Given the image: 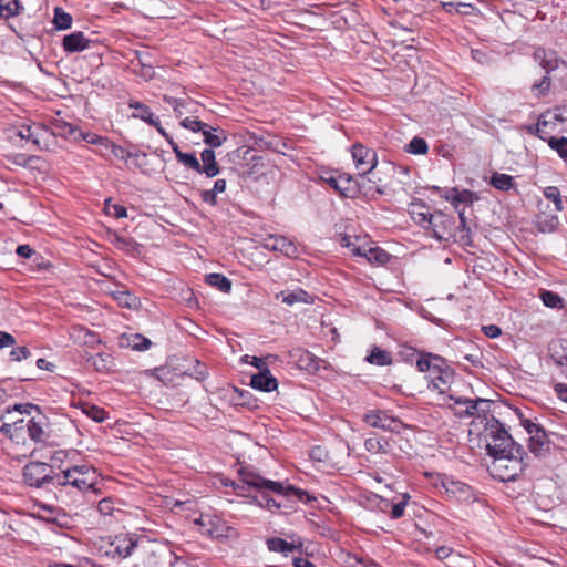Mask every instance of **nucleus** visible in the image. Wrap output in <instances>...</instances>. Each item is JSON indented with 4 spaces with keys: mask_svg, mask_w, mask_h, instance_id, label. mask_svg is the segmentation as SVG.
Masks as SVG:
<instances>
[{
    "mask_svg": "<svg viewBox=\"0 0 567 567\" xmlns=\"http://www.w3.org/2000/svg\"><path fill=\"white\" fill-rule=\"evenodd\" d=\"M97 473L87 464L73 465L56 472L54 478L55 498L64 505H76L89 492L95 494Z\"/></svg>",
    "mask_w": 567,
    "mask_h": 567,
    "instance_id": "nucleus-1",
    "label": "nucleus"
},
{
    "mask_svg": "<svg viewBox=\"0 0 567 567\" xmlns=\"http://www.w3.org/2000/svg\"><path fill=\"white\" fill-rule=\"evenodd\" d=\"M482 435L486 441L487 454L492 458L508 455L516 452V449H523L522 445L517 444L513 440L511 434L504 427V424L494 416L486 419Z\"/></svg>",
    "mask_w": 567,
    "mask_h": 567,
    "instance_id": "nucleus-2",
    "label": "nucleus"
},
{
    "mask_svg": "<svg viewBox=\"0 0 567 567\" xmlns=\"http://www.w3.org/2000/svg\"><path fill=\"white\" fill-rule=\"evenodd\" d=\"M238 473L240 477V483H233V486L241 491H245V486H248L260 492L271 491L278 495H288L290 493H293L298 495L299 499H302V495L305 494V492L292 486L286 488L279 482L264 478L258 473L249 468H240Z\"/></svg>",
    "mask_w": 567,
    "mask_h": 567,
    "instance_id": "nucleus-3",
    "label": "nucleus"
},
{
    "mask_svg": "<svg viewBox=\"0 0 567 567\" xmlns=\"http://www.w3.org/2000/svg\"><path fill=\"white\" fill-rule=\"evenodd\" d=\"M524 455V449H516V452L508 455L495 457L488 465V471L501 482L514 481L525 467Z\"/></svg>",
    "mask_w": 567,
    "mask_h": 567,
    "instance_id": "nucleus-4",
    "label": "nucleus"
},
{
    "mask_svg": "<svg viewBox=\"0 0 567 567\" xmlns=\"http://www.w3.org/2000/svg\"><path fill=\"white\" fill-rule=\"evenodd\" d=\"M20 414L27 415V432L29 437L37 443H45L50 439V424L48 417L38 405L31 403L14 404Z\"/></svg>",
    "mask_w": 567,
    "mask_h": 567,
    "instance_id": "nucleus-5",
    "label": "nucleus"
},
{
    "mask_svg": "<svg viewBox=\"0 0 567 567\" xmlns=\"http://www.w3.org/2000/svg\"><path fill=\"white\" fill-rule=\"evenodd\" d=\"M56 472L44 462H29L23 467V481L30 487L53 489Z\"/></svg>",
    "mask_w": 567,
    "mask_h": 567,
    "instance_id": "nucleus-6",
    "label": "nucleus"
},
{
    "mask_svg": "<svg viewBox=\"0 0 567 567\" xmlns=\"http://www.w3.org/2000/svg\"><path fill=\"white\" fill-rule=\"evenodd\" d=\"M173 553L169 546L144 534V567H169Z\"/></svg>",
    "mask_w": 567,
    "mask_h": 567,
    "instance_id": "nucleus-7",
    "label": "nucleus"
},
{
    "mask_svg": "<svg viewBox=\"0 0 567 567\" xmlns=\"http://www.w3.org/2000/svg\"><path fill=\"white\" fill-rule=\"evenodd\" d=\"M363 422L374 429H381L383 431L400 433L405 424L395 416L390 415L386 410H369L362 417Z\"/></svg>",
    "mask_w": 567,
    "mask_h": 567,
    "instance_id": "nucleus-8",
    "label": "nucleus"
},
{
    "mask_svg": "<svg viewBox=\"0 0 567 567\" xmlns=\"http://www.w3.org/2000/svg\"><path fill=\"white\" fill-rule=\"evenodd\" d=\"M449 400L453 401L457 405H465L464 410H458L455 412V414L458 417H472V416H484V419H488L486 415L489 412L492 401L476 398V399H468L463 396H455L450 394Z\"/></svg>",
    "mask_w": 567,
    "mask_h": 567,
    "instance_id": "nucleus-9",
    "label": "nucleus"
},
{
    "mask_svg": "<svg viewBox=\"0 0 567 567\" xmlns=\"http://www.w3.org/2000/svg\"><path fill=\"white\" fill-rule=\"evenodd\" d=\"M567 120L564 115V111L560 107L547 110L542 113L538 117L535 128L529 127V132H535L537 136L546 141L551 132L556 130L557 124H561Z\"/></svg>",
    "mask_w": 567,
    "mask_h": 567,
    "instance_id": "nucleus-10",
    "label": "nucleus"
},
{
    "mask_svg": "<svg viewBox=\"0 0 567 567\" xmlns=\"http://www.w3.org/2000/svg\"><path fill=\"white\" fill-rule=\"evenodd\" d=\"M455 220L453 216L435 212L432 216L430 229L432 237L440 241H447L453 236Z\"/></svg>",
    "mask_w": 567,
    "mask_h": 567,
    "instance_id": "nucleus-11",
    "label": "nucleus"
},
{
    "mask_svg": "<svg viewBox=\"0 0 567 567\" xmlns=\"http://www.w3.org/2000/svg\"><path fill=\"white\" fill-rule=\"evenodd\" d=\"M351 153L355 167L360 171V175L371 174L378 164L375 152L362 144H354Z\"/></svg>",
    "mask_w": 567,
    "mask_h": 567,
    "instance_id": "nucleus-12",
    "label": "nucleus"
},
{
    "mask_svg": "<svg viewBox=\"0 0 567 567\" xmlns=\"http://www.w3.org/2000/svg\"><path fill=\"white\" fill-rule=\"evenodd\" d=\"M326 183L346 198H355L359 195L357 179L350 175H338L324 178Z\"/></svg>",
    "mask_w": 567,
    "mask_h": 567,
    "instance_id": "nucleus-13",
    "label": "nucleus"
},
{
    "mask_svg": "<svg viewBox=\"0 0 567 567\" xmlns=\"http://www.w3.org/2000/svg\"><path fill=\"white\" fill-rule=\"evenodd\" d=\"M290 357L295 360L299 369L312 373L320 369L321 363H324L323 360L315 355L312 352L301 348L293 349L290 352Z\"/></svg>",
    "mask_w": 567,
    "mask_h": 567,
    "instance_id": "nucleus-14",
    "label": "nucleus"
},
{
    "mask_svg": "<svg viewBox=\"0 0 567 567\" xmlns=\"http://www.w3.org/2000/svg\"><path fill=\"white\" fill-rule=\"evenodd\" d=\"M429 389L439 391L440 394L446 393L451 389L454 380V372L450 368L433 369V374L429 375Z\"/></svg>",
    "mask_w": 567,
    "mask_h": 567,
    "instance_id": "nucleus-15",
    "label": "nucleus"
},
{
    "mask_svg": "<svg viewBox=\"0 0 567 567\" xmlns=\"http://www.w3.org/2000/svg\"><path fill=\"white\" fill-rule=\"evenodd\" d=\"M528 449L536 457H544L549 453L550 441L543 427L529 435Z\"/></svg>",
    "mask_w": 567,
    "mask_h": 567,
    "instance_id": "nucleus-16",
    "label": "nucleus"
},
{
    "mask_svg": "<svg viewBox=\"0 0 567 567\" xmlns=\"http://www.w3.org/2000/svg\"><path fill=\"white\" fill-rule=\"evenodd\" d=\"M265 248L274 251H280L287 257H293L297 254L295 244L285 236L269 235L264 240Z\"/></svg>",
    "mask_w": 567,
    "mask_h": 567,
    "instance_id": "nucleus-17",
    "label": "nucleus"
},
{
    "mask_svg": "<svg viewBox=\"0 0 567 567\" xmlns=\"http://www.w3.org/2000/svg\"><path fill=\"white\" fill-rule=\"evenodd\" d=\"M249 385L255 390L271 392L277 389L278 382L270 373V370L264 368L258 373L251 375Z\"/></svg>",
    "mask_w": 567,
    "mask_h": 567,
    "instance_id": "nucleus-18",
    "label": "nucleus"
},
{
    "mask_svg": "<svg viewBox=\"0 0 567 567\" xmlns=\"http://www.w3.org/2000/svg\"><path fill=\"white\" fill-rule=\"evenodd\" d=\"M534 59L545 70L546 74L558 69L560 64H565V62L560 60L555 52H547L543 48L535 50Z\"/></svg>",
    "mask_w": 567,
    "mask_h": 567,
    "instance_id": "nucleus-19",
    "label": "nucleus"
},
{
    "mask_svg": "<svg viewBox=\"0 0 567 567\" xmlns=\"http://www.w3.org/2000/svg\"><path fill=\"white\" fill-rule=\"evenodd\" d=\"M202 164L199 163V174H205L207 177L212 178L219 174L220 168L218 163L216 162V155L214 150L205 148L200 153Z\"/></svg>",
    "mask_w": 567,
    "mask_h": 567,
    "instance_id": "nucleus-20",
    "label": "nucleus"
},
{
    "mask_svg": "<svg viewBox=\"0 0 567 567\" xmlns=\"http://www.w3.org/2000/svg\"><path fill=\"white\" fill-rule=\"evenodd\" d=\"M90 41L84 37L83 32H72L63 38V49L68 53L81 52L89 48Z\"/></svg>",
    "mask_w": 567,
    "mask_h": 567,
    "instance_id": "nucleus-21",
    "label": "nucleus"
},
{
    "mask_svg": "<svg viewBox=\"0 0 567 567\" xmlns=\"http://www.w3.org/2000/svg\"><path fill=\"white\" fill-rule=\"evenodd\" d=\"M47 133V128L39 124L22 125L18 131V136L21 140L30 141L34 145L41 147V140Z\"/></svg>",
    "mask_w": 567,
    "mask_h": 567,
    "instance_id": "nucleus-22",
    "label": "nucleus"
},
{
    "mask_svg": "<svg viewBox=\"0 0 567 567\" xmlns=\"http://www.w3.org/2000/svg\"><path fill=\"white\" fill-rule=\"evenodd\" d=\"M352 254L365 257L371 264L384 265L390 260V255L379 247L369 249L353 247Z\"/></svg>",
    "mask_w": 567,
    "mask_h": 567,
    "instance_id": "nucleus-23",
    "label": "nucleus"
},
{
    "mask_svg": "<svg viewBox=\"0 0 567 567\" xmlns=\"http://www.w3.org/2000/svg\"><path fill=\"white\" fill-rule=\"evenodd\" d=\"M138 536L136 534H126L116 536L115 539V550L122 557H128L132 551L138 545Z\"/></svg>",
    "mask_w": 567,
    "mask_h": 567,
    "instance_id": "nucleus-24",
    "label": "nucleus"
},
{
    "mask_svg": "<svg viewBox=\"0 0 567 567\" xmlns=\"http://www.w3.org/2000/svg\"><path fill=\"white\" fill-rule=\"evenodd\" d=\"M411 218L422 228L430 229L433 214L423 203H413L410 209Z\"/></svg>",
    "mask_w": 567,
    "mask_h": 567,
    "instance_id": "nucleus-25",
    "label": "nucleus"
},
{
    "mask_svg": "<svg viewBox=\"0 0 567 567\" xmlns=\"http://www.w3.org/2000/svg\"><path fill=\"white\" fill-rule=\"evenodd\" d=\"M27 420L28 416L25 415L23 417L17 419V421L3 422L0 425V432L11 440L20 439L23 432L27 431Z\"/></svg>",
    "mask_w": 567,
    "mask_h": 567,
    "instance_id": "nucleus-26",
    "label": "nucleus"
},
{
    "mask_svg": "<svg viewBox=\"0 0 567 567\" xmlns=\"http://www.w3.org/2000/svg\"><path fill=\"white\" fill-rule=\"evenodd\" d=\"M117 344L122 349H130L135 351L142 350V333L127 329L118 336Z\"/></svg>",
    "mask_w": 567,
    "mask_h": 567,
    "instance_id": "nucleus-27",
    "label": "nucleus"
},
{
    "mask_svg": "<svg viewBox=\"0 0 567 567\" xmlns=\"http://www.w3.org/2000/svg\"><path fill=\"white\" fill-rule=\"evenodd\" d=\"M169 145L178 161V163L183 164L185 167L190 168L198 173L199 171V161L195 156L194 153H184L181 151L179 146L174 142V140H169Z\"/></svg>",
    "mask_w": 567,
    "mask_h": 567,
    "instance_id": "nucleus-28",
    "label": "nucleus"
},
{
    "mask_svg": "<svg viewBox=\"0 0 567 567\" xmlns=\"http://www.w3.org/2000/svg\"><path fill=\"white\" fill-rule=\"evenodd\" d=\"M266 544H267V548L270 551L282 553L286 556L289 553H292L293 550L301 548V546H302V544L300 542L298 544L288 543L287 540L279 538V537L268 538Z\"/></svg>",
    "mask_w": 567,
    "mask_h": 567,
    "instance_id": "nucleus-29",
    "label": "nucleus"
},
{
    "mask_svg": "<svg viewBox=\"0 0 567 567\" xmlns=\"http://www.w3.org/2000/svg\"><path fill=\"white\" fill-rule=\"evenodd\" d=\"M364 449L373 454H386L391 445L388 439L373 434L364 441Z\"/></svg>",
    "mask_w": 567,
    "mask_h": 567,
    "instance_id": "nucleus-30",
    "label": "nucleus"
},
{
    "mask_svg": "<svg viewBox=\"0 0 567 567\" xmlns=\"http://www.w3.org/2000/svg\"><path fill=\"white\" fill-rule=\"evenodd\" d=\"M361 179H357V185L359 187V194H363L364 196L373 197V194L377 193L379 195L384 194V189L379 185L380 178H365L364 175H360Z\"/></svg>",
    "mask_w": 567,
    "mask_h": 567,
    "instance_id": "nucleus-31",
    "label": "nucleus"
},
{
    "mask_svg": "<svg viewBox=\"0 0 567 567\" xmlns=\"http://www.w3.org/2000/svg\"><path fill=\"white\" fill-rule=\"evenodd\" d=\"M218 128L212 127L207 124L205 126V130L202 131L204 136V143L209 146V148H217L224 144V142L227 141V136L224 134L223 131H220V134H216Z\"/></svg>",
    "mask_w": 567,
    "mask_h": 567,
    "instance_id": "nucleus-32",
    "label": "nucleus"
},
{
    "mask_svg": "<svg viewBox=\"0 0 567 567\" xmlns=\"http://www.w3.org/2000/svg\"><path fill=\"white\" fill-rule=\"evenodd\" d=\"M445 199L450 200L455 207L457 204H472L474 202V193L471 190H458L457 188H451L443 195Z\"/></svg>",
    "mask_w": 567,
    "mask_h": 567,
    "instance_id": "nucleus-33",
    "label": "nucleus"
},
{
    "mask_svg": "<svg viewBox=\"0 0 567 567\" xmlns=\"http://www.w3.org/2000/svg\"><path fill=\"white\" fill-rule=\"evenodd\" d=\"M144 375L158 380L162 384L168 385L173 382L174 373L167 365L144 370Z\"/></svg>",
    "mask_w": 567,
    "mask_h": 567,
    "instance_id": "nucleus-34",
    "label": "nucleus"
},
{
    "mask_svg": "<svg viewBox=\"0 0 567 567\" xmlns=\"http://www.w3.org/2000/svg\"><path fill=\"white\" fill-rule=\"evenodd\" d=\"M147 502L150 506L153 507H167L172 508V506L177 505V502H173V499L168 496H164L161 493H153L144 491V503Z\"/></svg>",
    "mask_w": 567,
    "mask_h": 567,
    "instance_id": "nucleus-35",
    "label": "nucleus"
},
{
    "mask_svg": "<svg viewBox=\"0 0 567 567\" xmlns=\"http://www.w3.org/2000/svg\"><path fill=\"white\" fill-rule=\"evenodd\" d=\"M443 486L445 487L447 493L454 494L458 497V499H467L471 496V488L468 485L462 482H455L453 480H449L443 482Z\"/></svg>",
    "mask_w": 567,
    "mask_h": 567,
    "instance_id": "nucleus-36",
    "label": "nucleus"
},
{
    "mask_svg": "<svg viewBox=\"0 0 567 567\" xmlns=\"http://www.w3.org/2000/svg\"><path fill=\"white\" fill-rule=\"evenodd\" d=\"M53 131L52 134L59 135L62 137H70L72 136L74 140H78L79 130L73 126L71 123H68L63 120H55L52 123Z\"/></svg>",
    "mask_w": 567,
    "mask_h": 567,
    "instance_id": "nucleus-37",
    "label": "nucleus"
},
{
    "mask_svg": "<svg viewBox=\"0 0 567 567\" xmlns=\"http://www.w3.org/2000/svg\"><path fill=\"white\" fill-rule=\"evenodd\" d=\"M206 282L217 288L221 292H229L231 289V281L224 275L212 272L206 276Z\"/></svg>",
    "mask_w": 567,
    "mask_h": 567,
    "instance_id": "nucleus-38",
    "label": "nucleus"
},
{
    "mask_svg": "<svg viewBox=\"0 0 567 567\" xmlns=\"http://www.w3.org/2000/svg\"><path fill=\"white\" fill-rule=\"evenodd\" d=\"M537 226L542 233H550L557 229L559 225L558 217L556 215L539 214L537 216Z\"/></svg>",
    "mask_w": 567,
    "mask_h": 567,
    "instance_id": "nucleus-39",
    "label": "nucleus"
},
{
    "mask_svg": "<svg viewBox=\"0 0 567 567\" xmlns=\"http://www.w3.org/2000/svg\"><path fill=\"white\" fill-rule=\"evenodd\" d=\"M491 185L499 190H509L514 187V178L504 173H493L491 176Z\"/></svg>",
    "mask_w": 567,
    "mask_h": 567,
    "instance_id": "nucleus-40",
    "label": "nucleus"
},
{
    "mask_svg": "<svg viewBox=\"0 0 567 567\" xmlns=\"http://www.w3.org/2000/svg\"><path fill=\"white\" fill-rule=\"evenodd\" d=\"M22 6L18 0H0V18L9 19L18 16Z\"/></svg>",
    "mask_w": 567,
    "mask_h": 567,
    "instance_id": "nucleus-41",
    "label": "nucleus"
},
{
    "mask_svg": "<svg viewBox=\"0 0 567 567\" xmlns=\"http://www.w3.org/2000/svg\"><path fill=\"white\" fill-rule=\"evenodd\" d=\"M282 301L288 306H292L295 303H312L313 298L305 290L297 289L284 296Z\"/></svg>",
    "mask_w": 567,
    "mask_h": 567,
    "instance_id": "nucleus-42",
    "label": "nucleus"
},
{
    "mask_svg": "<svg viewBox=\"0 0 567 567\" xmlns=\"http://www.w3.org/2000/svg\"><path fill=\"white\" fill-rule=\"evenodd\" d=\"M367 360L370 363L377 364L380 367L389 365L392 363V358H391L390 353L388 351L382 350L377 347L371 351V353L369 354Z\"/></svg>",
    "mask_w": 567,
    "mask_h": 567,
    "instance_id": "nucleus-43",
    "label": "nucleus"
},
{
    "mask_svg": "<svg viewBox=\"0 0 567 567\" xmlns=\"http://www.w3.org/2000/svg\"><path fill=\"white\" fill-rule=\"evenodd\" d=\"M404 151L414 155H424L429 151V145L424 138L415 136L404 146Z\"/></svg>",
    "mask_w": 567,
    "mask_h": 567,
    "instance_id": "nucleus-44",
    "label": "nucleus"
},
{
    "mask_svg": "<svg viewBox=\"0 0 567 567\" xmlns=\"http://www.w3.org/2000/svg\"><path fill=\"white\" fill-rule=\"evenodd\" d=\"M53 23L58 30L70 29L72 25V17L61 8H55Z\"/></svg>",
    "mask_w": 567,
    "mask_h": 567,
    "instance_id": "nucleus-45",
    "label": "nucleus"
},
{
    "mask_svg": "<svg viewBox=\"0 0 567 567\" xmlns=\"http://www.w3.org/2000/svg\"><path fill=\"white\" fill-rule=\"evenodd\" d=\"M116 245L120 249H122L128 254H132V255L140 254V245L131 237L116 236Z\"/></svg>",
    "mask_w": 567,
    "mask_h": 567,
    "instance_id": "nucleus-46",
    "label": "nucleus"
},
{
    "mask_svg": "<svg viewBox=\"0 0 567 567\" xmlns=\"http://www.w3.org/2000/svg\"><path fill=\"white\" fill-rule=\"evenodd\" d=\"M547 141L550 148L555 150L561 158L567 159V137L549 136Z\"/></svg>",
    "mask_w": 567,
    "mask_h": 567,
    "instance_id": "nucleus-47",
    "label": "nucleus"
},
{
    "mask_svg": "<svg viewBox=\"0 0 567 567\" xmlns=\"http://www.w3.org/2000/svg\"><path fill=\"white\" fill-rule=\"evenodd\" d=\"M543 193L547 199H549L554 203L556 210H558V212L563 210V200H561V195H560V190L558 189V187L548 186V187L544 188Z\"/></svg>",
    "mask_w": 567,
    "mask_h": 567,
    "instance_id": "nucleus-48",
    "label": "nucleus"
},
{
    "mask_svg": "<svg viewBox=\"0 0 567 567\" xmlns=\"http://www.w3.org/2000/svg\"><path fill=\"white\" fill-rule=\"evenodd\" d=\"M91 361L92 367L99 372H104L110 370V355L99 353L96 355H93L89 359Z\"/></svg>",
    "mask_w": 567,
    "mask_h": 567,
    "instance_id": "nucleus-49",
    "label": "nucleus"
},
{
    "mask_svg": "<svg viewBox=\"0 0 567 567\" xmlns=\"http://www.w3.org/2000/svg\"><path fill=\"white\" fill-rule=\"evenodd\" d=\"M83 412L95 422H103L105 420V411L96 405L87 404L83 408Z\"/></svg>",
    "mask_w": 567,
    "mask_h": 567,
    "instance_id": "nucleus-50",
    "label": "nucleus"
},
{
    "mask_svg": "<svg viewBox=\"0 0 567 567\" xmlns=\"http://www.w3.org/2000/svg\"><path fill=\"white\" fill-rule=\"evenodd\" d=\"M144 122H147L148 124L156 127L158 133H161L169 143V140H173L168 133L165 131V128L162 127L159 121L157 118L153 117V114L150 112V109L144 105Z\"/></svg>",
    "mask_w": 567,
    "mask_h": 567,
    "instance_id": "nucleus-51",
    "label": "nucleus"
},
{
    "mask_svg": "<svg viewBox=\"0 0 567 567\" xmlns=\"http://www.w3.org/2000/svg\"><path fill=\"white\" fill-rule=\"evenodd\" d=\"M542 300L545 306L550 308H558L563 305V298L553 291H544Z\"/></svg>",
    "mask_w": 567,
    "mask_h": 567,
    "instance_id": "nucleus-52",
    "label": "nucleus"
},
{
    "mask_svg": "<svg viewBox=\"0 0 567 567\" xmlns=\"http://www.w3.org/2000/svg\"><path fill=\"white\" fill-rule=\"evenodd\" d=\"M117 300L121 306L127 307V308H137L140 305V299L137 297L133 296L128 291L120 292Z\"/></svg>",
    "mask_w": 567,
    "mask_h": 567,
    "instance_id": "nucleus-53",
    "label": "nucleus"
},
{
    "mask_svg": "<svg viewBox=\"0 0 567 567\" xmlns=\"http://www.w3.org/2000/svg\"><path fill=\"white\" fill-rule=\"evenodd\" d=\"M181 125L194 133L202 132L203 130H205V126H207L206 123L197 120L196 117H185L181 122Z\"/></svg>",
    "mask_w": 567,
    "mask_h": 567,
    "instance_id": "nucleus-54",
    "label": "nucleus"
},
{
    "mask_svg": "<svg viewBox=\"0 0 567 567\" xmlns=\"http://www.w3.org/2000/svg\"><path fill=\"white\" fill-rule=\"evenodd\" d=\"M106 153H103V155H113L116 158L126 161V155L130 153V151H126L125 148L117 146L109 141L106 147Z\"/></svg>",
    "mask_w": 567,
    "mask_h": 567,
    "instance_id": "nucleus-55",
    "label": "nucleus"
},
{
    "mask_svg": "<svg viewBox=\"0 0 567 567\" xmlns=\"http://www.w3.org/2000/svg\"><path fill=\"white\" fill-rule=\"evenodd\" d=\"M78 138H81L87 143H91V144H96V145H101L103 146L104 148L106 147L107 143H109V140L105 138V137H101V136H97L95 134H92V133H82V132H79L78 134Z\"/></svg>",
    "mask_w": 567,
    "mask_h": 567,
    "instance_id": "nucleus-56",
    "label": "nucleus"
},
{
    "mask_svg": "<svg viewBox=\"0 0 567 567\" xmlns=\"http://www.w3.org/2000/svg\"><path fill=\"white\" fill-rule=\"evenodd\" d=\"M416 367L421 372H429V375L433 374V369H439L440 365L431 361L430 358L422 357L417 359Z\"/></svg>",
    "mask_w": 567,
    "mask_h": 567,
    "instance_id": "nucleus-57",
    "label": "nucleus"
},
{
    "mask_svg": "<svg viewBox=\"0 0 567 567\" xmlns=\"http://www.w3.org/2000/svg\"><path fill=\"white\" fill-rule=\"evenodd\" d=\"M550 84V78L545 75L539 83L532 86V91L535 92L536 95H545L549 91Z\"/></svg>",
    "mask_w": 567,
    "mask_h": 567,
    "instance_id": "nucleus-58",
    "label": "nucleus"
},
{
    "mask_svg": "<svg viewBox=\"0 0 567 567\" xmlns=\"http://www.w3.org/2000/svg\"><path fill=\"white\" fill-rule=\"evenodd\" d=\"M30 351L27 347H18L10 351V358L12 361L20 362L23 359H27L30 357Z\"/></svg>",
    "mask_w": 567,
    "mask_h": 567,
    "instance_id": "nucleus-59",
    "label": "nucleus"
},
{
    "mask_svg": "<svg viewBox=\"0 0 567 567\" xmlns=\"http://www.w3.org/2000/svg\"><path fill=\"white\" fill-rule=\"evenodd\" d=\"M309 456L316 462H324L328 458V452L321 446H315L310 450Z\"/></svg>",
    "mask_w": 567,
    "mask_h": 567,
    "instance_id": "nucleus-60",
    "label": "nucleus"
},
{
    "mask_svg": "<svg viewBox=\"0 0 567 567\" xmlns=\"http://www.w3.org/2000/svg\"><path fill=\"white\" fill-rule=\"evenodd\" d=\"M114 509L113 501L111 498H104L97 504V512L102 515H112Z\"/></svg>",
    "mask_w": 567,
    "mask_h": 567,
    "instance_id": "nucleus-61",
    "label": "nucleus"
},
{
    "mask_svg": "<svg viewBox=\"0 0 567 567\" xmlns=\"http://www.w3.org/2000/svg\"><path fill=\"white\" fill-rule=\"evenodd\" d=\"M408 497H409V496H406V495H405V496H404V499H403L402 502H399V503H396V504H394V505L392 506V509H391V518H393V519H398V518H400V517H402V516H403L404 511H405V506H406V498H408Z\"/></svg>",
    "mask_w": 567,
    "mask_h": 567,
    "instance_id": "nucleus-62",
    "label": "nucleus"
},
{
    "mask_svg": "<svg viewBox=\"0 0 567 567\" xmlns=\"http://www.w3.org/2000/svg\"><path fill=\"white\" fill-rule=\"evenodd\" d=\"M16 344V338L6 331H0V349Z\"/></svg>",
    "mask_w": 567,
    "mask_h": 567,
    "instance_id": "nucleus-63",
    "label": "nucleus"
},
{
    "mask_svg": "<svg viewBox=\"0 0 567 567\" xmlns=\"http://www.w3.org/2000/svg\"><path fill=\"white\" fill-rule=\"evenodd\" d=\"M482 331L488 338H497L502 333L501 328L495 324L484 326Z\"/></svg>",
    "mask_w": 567,
    "mask_h": 567,
    "instance_id": "nucleus-64",
    "label": "nucleus"
}]
</instances>
